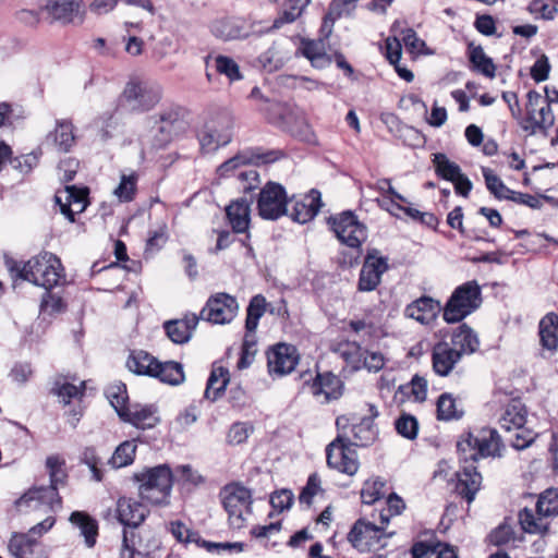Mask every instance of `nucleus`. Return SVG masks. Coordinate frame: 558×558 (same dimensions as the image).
<instances>
[{
  "label": "nucleus",
  "mask_w": 558,
  "mask_h": 558,
  "mask_svg": "<svg viewBox=\"0 0 558 558\" xmlns=\"http://www.w3.org/2000/svg\"><path fill=\"white\" fill-rule=\"evenodd\" d=\"M381 527L359 520L348 534V541L360 551L377 550L387 546V537Z\"/></svg>",
  "instance_id": "4468645a"
},
{
  "label": "nucleus",
  "mask_w": 558,
  "mask_h": 558,
  "mask_svg": "<svg viewBox=\"0 0 558 558\" xmlns=\"http://www.w3.org/2000/svg\"><path fill=\"white\" fill-rule=\"evenodd\" d=\"M136 175H122L120 184L114 189V195L121 202H129L133 198L136 189Z\"/></svg>",
  "instance_id": "680f3d73"
},
{
  "label": "nucleus",
  "mask_w": 558,
  "mask_h": 558,
  "mask_svg": "<svg viewBox=\"0 0 558 558\" xmlns=\"http://www.w3.org/2000/svg\"><path fill=\"white\" fill-rule=\"evenodd\" d=\"M47 141L52 143L58 151L68 153L75 143L74 125L69 120H58Z\"/></svg>",
  "instance_id": "473e14b6"
},
{
  "label": "nucleus",
  "mask_w": 558,
  "mask_h": 558,
  "mask_svg": "<svg viewBox=\"0 0 558 558\" xmlns=\"http://www.w3.org/2000/svg\"><path fill=\"white\" fill-rule=\"evenodd\" d=\"M266 311V299L257 294L252 298L248 306H247V315L245 322V328L248 333H252L256 330L258 326L259 318L265 314Z\"/></svg>",
  "instance_id": "8fccbe9b"
},
{
  "label": "nucleus",
  "mask_w": 558,
  "mask_h": 558,
  "mask_svg": "<svg viewBox=\"0 0 558 558\" xmlns=\"http://www.w3.org/2000/svg\"><path fill=\"white\" fill-rule=\"evenodd\" d=\"M322 195L318 191L312 190L301 199H295L292 204H287V211L293 221L306 223L312 220L322 207Z\"/></svg>",
  "instance_id": "aec40b11"
},
{
  "label": "nucleus",
  "mask_w": 558,
  "mask_h": 558,
  "mask_svg": "<svg viewBox=\"0 0 558 558\" xmlns=\"http://www.w3.org/2000/svg\"><path fill=\"white\" fill-rule=\"evenodd\" d=\"M85 389V383L82 381L80 386H75L70 383L56 384L54 391L60 398L63 404H69L71 399L80 398L83 396Z\"/></svg>",
  "instance_id": "052dcab7"
},
{
  "label": "nucleus",
  "mask_w": 558,
  "mask_h": 558,
  "mask_svg": "<svg viewBox=\"0 0 558 558\" xmlns=\"http://www.w3.org/2000/svg\"><path fill=\"white\" fill-rule=\"evenodd\" d=\"M527 411L525 405L520 400H512L509 402L500 418L499 424L506 432H515L514 438L511 440V446L517 450L527 448L535 439L536 434L526 428Z\"/></svg>",
  "instance_id": "39448f33"
},
{
  "label": "nucleus",
  "mask_w": 558,
  "mask_h": 558,
  "mask_svg": "<svg viewBox=\"0 0 558 558\" xmlns=\"http://www.w3.org/2000/svg\"><path fill=\"white\" fill-rule=\"evenodd\" d=\"M310 390L318 403L325 404L342 396V381L331 373H318Z\"/></svg>",
  "instance_id": "6ab92c4d"
},
{
  "label": "nucleus",
  "mask_w": 558,
  "mask_h": 558,
  "mask_svg": "<svg viewBox=\"0 0 558 558\" xmlns=\"http://www.w3.org/2000/svg\"><path fill=\"white\" fill-rule=\"evenodd\" d=\"M160 88L155 85L141 82H130L126 84L121 101L130 111H148L160 100Z\"/></svg>",
  "instance_id": "9d476101"
},
{
  "label": "nucleus",
  "mask_w": 558,
  "mask_h": 558,
  "mask_svg": "<svg viewBox=\"0 0 558 558\" xmlns=\"http://www.w3.org/2000/svg\"><path fill=\"white\" fill-rule=\"evenodd\" d=\"M267 360L269 374L283 376L294 371L299 363V354L295 347L279 343L268 352Z\"/></svg>",
  "instance_id": "f3484780"
},
{
  "label": "nucleus",
  "mask_w": 558,
  "mask_h": 558,
  "mask_svg": "<svg viewBox=\"0 0 558 558\" xmlns=\"http://www.w3.org/2000/svg\"><path fill=\"white\" fill-rule=\"evenodd\" d=\"M239 304L234 296L219 292L211 295L199 314V319L213 324H229L238 315Z\"/></svg>",
  "instance_id": "f8f14e48"
},
{
  "label": "nucleus",
  "mask_w": 558,
  "mask_h": 558,
  "mask_svg": "<svg viewBox=\"0 0 558 558\" xmlns=\"http://www.w3.org/2000/svg\"><path fill=\"white\" fill-rule=\"evenodd\" d=\"M327 464L347 475H354L359 470L356 451L351 447L343 436H337L326 448Z\"/></svg>",
  "instance_id": "ddd939ff"
},
{
  "label": "nucleus",
  "mask_w": 558,
  "mask_h": 558,
  "mask_svg": "<svg viewBox=\"0 0 558 558\" xmlns=\"http://www.w3.org/2000/svg\"><path fill=\"white\" fill-rule=\"evenodd\" d=\"M229 383V371L222 366L215 367L207 381L205 398L215 401Z\"/></svg>",
  "instance_id": "79ce46f5"
},
{
  "label": "nucleus",
  "mask_w": 558,
  "mask_h": 558,
  "mask_svg": "<svg viewBox=\"0 0 558 558\" xmlns=\"http://www.w3.org/2000/svg\"><path fill=\"white\" fill-rule=\"evenodd\" d=\"M457 484L456 492L459 496L471 504L482 485V475L472 464L463 466L456 473Z\"/></svg>",
  "instance_id": "bb28decb"
},
{
  "label": "nucleus",
  "mask_w": 558,
  "mask_h": 558,
  "mask_svg": "<svg viewBox=\"0 0 558 558\" xmlns=\"http://www.w3.org/2000/svg\"><path fill=\"white\" fill-rule=\"evenodd\" d=\"M482 173L485 179L487 190L498 199H508L511 191L502 180L489 168L483 167Z\"/></svg>",
  "instance_id": "3c124183"
},
{
  "label": "nucleus",
  "mask_w": 558,
  "mask_h": 558,
  "mask_svg": "<svg viewBox=\"0 0 558 558\" xmlns=\"http://www.w3.org/2000/svg\"><path fill=\"white\" fill-rule=\"evenodd\" d=\"M469 50L470 61L472 62L474 69L489 78L495 77L496 65L494 64L493 60L486 56L483 48L481 46H474L471 44L469 46Z\"/></svg>",
  "instance_id": "37998d69"
},
{
  "label": "nucleus",
  "mask_w": 558,
  "mask_h": 558,
  "mask_svg": "<svg viewBox=\"0 0 558 558\" xmlns=\"http://www.w3.org/2000/svg\"><path fill=\"white\" fill-rule=\"evenodd\" d=\"M17 276L49 291L63 278V268L56 255L45 252L24 263L22 268L17 269Z\"/></svg>",
  "instance_id": "f03ea898"
},
{
  "label": "nucleus",
  "mask_w": 558,
  "mask_h": 558,
  "mask_svg": "<svg viewBox=\"0 0 558 558\" xmlns=\"http://www.w3.org/2000/svg\"><path fill=\"white\" fill-rule=\"evenodd\" d=\"M155 368L153 377L158 378L161 383L177 386L185 379L183 366L178 362H159L157 360Z\"/></svg>",
  "instance_id": "4c0bfd02"
},
{
  "label": "nucleus",
  "mask_w": 558,
  "mask_h": 558,
  "mask_svg": "<svg viewBox=\"0 0 558 558\" xmlns=\"http://www.w3.org/2000/svg\"><path fill=\"white\" fill-rule=\"evenodd\" d=\"M306 2L303 0H286L281 14L275 20L274 27L279 28L286 23L294 22L301 16Z\"/></svg>",
  "instance_id": "603ef678"
},
{
  "label": "nucleus",
  "mask_w": 558,
  "mask_h": 558,
  "mask_svg": "<svg viewBox=\"0 0 558 558\" xmlns=\"http://www.w3.org/2000/svg\"><path fill=\"white\" fill-rule=\"evenodd\" d=\"M233 125V118L228 113L206 124L199 134L201 150L204 154H211L228 145L232 141Z\"/></svg>",
  "instance_id": "6e6552de"
},
{
  "label": "nucleus",
  "mask_w": 558,
  "mask_h": 558,
  "mask_svg": "<svg viewBox=\"0 0 558 558\" xmlns=\"http://www.w3.org/2000/svg\"><path fill=\"white\" fill-rule=\"evenodd\" d=\"M433 163L435 172L444 180L452 182L462 171L459 165L451 161L445 154L434 155Z\"/></svg>",
  "instance_id": "de8ad7c7"
},
{
  "label": "nucleus",
  "mask_w": 558,
  "mask_h": 558,
  "mask_svg": "<svg viewBox=\"0 0 558 558\" xmlns=\"http://www.w3.org/2000/svg\"><path fill=\"white\" fill-rule=\"evenodd\" d=\"M252 197H240L232 202L227 208V217L232 229L238 232H244L250 225V205Z\"/></svg>",
  "instance_id": "2f4dec72"
},
{
  "label": "nucleus",
  "mask_w": 558,
  "mask_h": 558,
  "mask_svg": "<svg viewBox=\"0 0 558 558\" xmlns=\"http://www.w3.org/2000/svg\"><path fill=\"white\" fill-rule=\"evenodd\" d=\"M299 50L311 61L314 68L324 69L331 63V59L327 56L325 44L322 39H302Z\"/></svg>",
  "instance_id": "c9c22d12"
},
{
  "label": "nucleus",
  "mask_w": 558,
  "mask_h": 558,
  "mask_svg": "<svg viewBox=\"0 0 558 558\" xmlns=\"http://www.w3.org/2000/svg\"><path fill=\"white\" fill-rule=\"evenodd\" d=\"M215 66L218 73L226 75L231 82L242 78L238 63L230 57L217 56Z\"/></svg>",
  "instance_id": "4d7b16f0"
},
{
  "label": "nucleus",
  "mask_w": 558,
  "mask_h": 558,
  "mask_svg": "<svg viewBox=\"0 0 558 558\" xmlns=\"http://www.w3.org/2000/svg\"><path fill=\"white\" fill-rule=\"evenodd\" d=\"M253 432V426L246 422L234 423L228 433V441L232 445H240L246 441L250 434Z\"/></svg>",
  "instance_id": "0e129e2a"
},
{
  "label": "nucleus",
  "mask_w": 558,
  "mask_h": 558,
  "mask_svg": "<svg viewBox=\"0 0 558 558\" xmlns=\"http://www.w3.org/2000/svg\"><path fill=\"white\" fill-rule=\"evenodd\" d=\"M136 448L137 446L135 440L123 441L116 448L108 463L113 469H120L132 464L135 458Z\"/></svg>",
  "instance_id": "a18cd8bd"
},
{
  "label": "nucleus",
  "mask_w": 558,
  "mask_h": 558,
  "mask_svg": "<svg viewBox=\"0 0 558 558\" xmlns=\"http://www.w3.org/2000/svg\"><path fill=\"white\" fill-rule=\"evenodd\" d=\"M120 418L141 429L155 427L159 422L157 409L153 405H132L120 413Z\"/></svg>",
  "instance_id": "393cba45"
},
{
  "label": "nucleus",
  "mask_w": 558,
  "mask_h": 558,
  "mask_svg": "<svg viewBox=\"0 0 558 558\" xmlns=\"http://www.w3.org/2000/svg\"><path fill=\"white\" fill-rule=\"evenodd\" d=\"M328 222L338 240L350 247H359L366 239V227L357 220L352 211L332 216Z\"/></svg>",
  "instance_id": "9b49d317"
},
{
  "label": "nucleus",
  "mask_w": 558,
  "mask_h": 558,
  "mask_svg": "<svg viewBox=\"0 0 558 558\" xmlns=\"http://www.w3.org/2000/svg\"><path fill=\"white\" fill-rule=\"evenodd\" d=\"M400 41L410 52H420L424 47V41L420 39L412 28L402 29L399 34Z\"/></svg>",
  "instance_id": "774afa93"
},
{
  "label": "nucleus",
  "mask_w": 558,
  "mask_h": 558,
  "mask_svg": "<svg viewBox=\"0 0 558 558\" xmlns=\"http://www.w3.org/2000/svg\"><path fill=\"white\" fill-rule=\"evenodd\" d=\"M519 522L522 529L527 533H543L548 529V523L544 515L535 514L533 510L524 508L519 513Z\"/></svg>",
  "instance_id": "09e8293b"
},
{
  "label": "nucleus",
  "mask_w": 558,
  "mask_h": 558,
  "mask_svg": "<svg viewBox=\"0 0 558 558\" xmlns=\"http://www.w3.org/2000/svg\"><path fill=\"white\" fill-rule=\"evenodd\" d=\"M140 483V497L153 505H167L172 489V473L168 465L161 464L134 474Z\"/></svg>",
  "instance_id": "7ed1b4c3"
},
{
  "label": "nucleus",
  "mask_w": 558,
  "mask_h": 558,
  "mask_svg": "<svg viewBox=\"0 0 558 558\" xmlns=\"http://www.w3.org/2000/svg\"><path fill=\"white\" fill-rule=\"evenodd\" d=\"M70 521L80 529L81 535L85 537V543L92 547L96 543L97 523L88 514L75 511L71 514Z\"/></svg>",
  "instance_id": "a19ab883"
},
{
  "label": "nucleus",
  "mask_w": 558,
  "mask_h": 558,
  "mask_svg": "<svg viewBox=\"0 0 558 558\" xmlns=\"http://www.w3.org/2000/svg\"><path fill=\"white\" fill-rule=\"evenodd\" d=\"M441 311L440 303L430 296H421L407 305L404 315L422 325L432 324Z\"/></svg>",
  "instance_id": "5701e85b"
},
{
  "label": "nucleus",
  "mask_w": 558,
  "mask_h": 558,
  "mask_svg": "<svg viewBox=\"0 0 558 558\" xmlns=\"http://www.w3.org/2000/svg\"><path fill=\"white\" fill-rule=\"evenodd\" d=\"M555 123L550 104L536 90L527 93L526 119L523 129L531 134L546 132Z\"/></svg>",
  "instance_id": "0eeeda50"
},
{
  "label": "nucleus",
  "mask_w": 558,
  "mask_h": 558,
  "mask_svg": "<svg viewBox=\"0 0 558 558\" xmlns=\"http://www.w3.org/2000/svg\"><path fill=\"white\" fill-rule=\"evenodd\" d=\"M527 11L535 20L550 21L555 19L558 9L555 4L545 0H532L527 5Z\"/></svg>",
  "instance_id": "6e6d98bb"
},
{
  "label": "nucleus",
  "mask_w": 558,
  "mask_h": 558,
  "mask_svg": "<svg viewBox=\"0 0 558 558\" xmlns=\"http://www.w3.org/2000/svg\"><path fill=\"white\" fill-rule=\"evenodd\" d=\"M513 539V530L508 524H500L489 534V542L496 546L506 545Z\"/></svg>",
  "instance_id": "338daca9"
},
{
  "label": "nucleus",
  "mask_w": 558,
  "mask_h": 558,
  "mask_svg": "<svg viewBox=\"0 0 558 558\" xmlns=\"http://www.w3.org/2000/svg\"><path fill=\"white\" fill-rule=\"evenodd\" d=\"M461 357L462 355L449 342H438L433 348V369L439 376H448Z\"/></svg>",
  "instance_id": "4be33fe9"
},
{
  "label": "nucleus",
  "mask_w": 558,
  "mask_h": 558,
  "mask_svg": "<svg viewBox=\"0 0 558 558\" xmlns=\"http://www.w3.org/2000/svg\"><path fill=\"white\" fill-rule=\"evenodd\" d=\"M220 497L223 508L229 514L231 525L241 527L245 514L251 512V492L242 485L230 484L223 487Z\"/></svg>",
  "instance_id": "1a4fd4ad"
},
{
  "label": "nucleus",
  "mask_w": 558,
  "mask_h": 558,
  "mask_svg": "<svg viewBox=\"0 0 558 558\" xmlns=\"http://www.w3.org/2000/svg\"><path fill=\"white\" fill-rule=\"evenodd\" d=\"M8 160L12 165L13 169L23 174L31 172L38 162V158L34 154H26L15 158H11L10 156L4 160V162Z\"/></svg>",
  "instance_id": "69168bd1"
},
{
  "label": "nucleus",
  "mask_w": 558,
  "mask_h": 558,
  "mask_svg": "<svg viewBox=\"0 0 558 558\" xmlns=\"http://www.w3.org/2000/svg\"><path fill=\"white\" fill-rule=\"evenodd\" d=\"M278 158L277 153L270 151L263 155H254L251 151H241L228 159L223 163H221L217 168V173L219 177L225 178L232 174L233 171L238 170L240 167L248 165V163H268L272 162Z\"/></svg>",
  "instance_id": "a878e982"
},
{
  "label": "nucleus",
  "mask_w": 558,
  "mask_h": 558,
  "mask_svg": "<svg viewBox=\"0 0 558 558\" xmlns=\"http://www.w3.org/2000/svg\"><path fill=\"white\" fill-rule=\"evenodd\" d=\"M117 512L123 525L137 527L145 520L148 510L140 501L123 497L118 500Z\"/></svg>",
  "instance_id": "cd10ccee"
},
{
  "label": "nucleus",
  "mask_w": 558,
  "mask_h": 558,
  "mask_svg": "<svg viewBox=\"0 0 558 558\" xmlns=\"http://www.w3.org/2000/svg\"><path fill=\"white\" fill-rule=\"evenodd\" d=\"M336 425L339 430L338 436H343L351 446L365 447L377 438L378 430L373 418L368 416L341 415L337 417Z\"/></svg>",
  "instance_id": "423d86ee"
},
{
  "label": "nucleus",
  "mask_w": 558,
  "mask_h": 558,
  "mask_svg": "<svg viewBox=\"0 0 558 558\" xmlns=\"http://www.w3.org/2000/svg\"><path fill=\"white\" fill-rule=\"evenodd\" d=\"M287 194L282 185L268 182L259 192L257 209L264 219L276 220L287 211Z\"/></svg>",
  "instance_id": "2eb2a0df"
},
{
  "label": "nucleus",
  "mask_w": 558,
  "mask_h": 558,
  "mask_svg": "<svg viewBox=\"0 0 558 558\" xmlns=\"http://www.w3.org/2000/svg\"><path fill=\"white\" fill-rule=\"evenodd\" d=\"M106 396L119 415L122 411H126L125 402L128 400V393L124 385L108 388Z\"/></svg>",
  "instance_id": "e2e57ef3"
},
{
  "label": "nucleus",
  "mask_w": 558,
  "mask_h": 558,
  "mask_svg": "<svg viewBox=\"0 0 558 558\" xmlns=\"http://www.w3.org/2000/svg\"><path fill=\"white\" fill-rule=\"evenodd\" d=\"M384 488L385 482L379 477L366 481L361 490L362 501L366 505L375 504L385 496Z\"/></svg>",
  "instance_id": "5fc2aeb1"
},
{
  "label": "nucleus",
  "mask_w": 558,
  "mask_h": 558,
  "mask_svg": "<svg viewBox=\"0 0 558 558\" xmlns=\"http://www.w3.org/2000/svg\"><path fill=\"white\" fill-rule=\"evenodd\" d=\"M157 359L149 353L138 350L133 351L128 361L126 367L136 375L153 377Z\"/></svg>",
  "instance_id": "58836bf2"
},
{
  "label": "nucleus",
  "mask_w": 558,
  "mask_h": 558,
  "mask_svg": "<svg viewBox=\"0 0 558 558\" xmlns=\"http://www.w3.org/2000/svg\"><path fill=\"white\" fill-rule=\"evenodd\" d=\"M65 461L59 456H50L46 460V468L49 472V486H34L25 493L17 501L16 507L20 511L25 508L37 509L46 506L53 510L61 505L58 494V487L65 484L68 474L65 471Z\"/></svg>",
  "instance_id": "f257e3e1"
},
{
  "label": "nucleus",
  "mask_w": 558,
  "mask_h": 558,
  "mask_svg": "<svg viewBox=\"0 0 558 558\" xmlns=\"http://www.w3.org/2000/svg\"><path fill=\"white\" fill-rule=\"evenodd\" d=\"M341 356L354 369L365 368L374 373L379 372L386 363L381 352L363 349L355 342L349 343L345 349L341 350Z\"/></svg>",
  "instance_id": "dca6fc26"
},
{
  "label": "nucleus",
  "mask_w": 558,
  "mask_h": 558,
  "mask_svg": "<svg viewBox=\"0 0 558 558\" xmlns=\"http://www.w3.org/2000/svg\"><path fill=\"white\" fill-rule=\"evenodd\" d=\"M210 32L215 37L226 41L248 36L245 23L238 19H218L211 23Z\"/></svg>",
  "instance_id": "c85d7f7f"
},
{
  "label": "nucleus",
  "mask_w": 558,
  "mask_h": 558,
  "mask_svg": "<svg viewBox=\"0 0 558 558\" xmlns=\"http://www.w3.org/2000/svg\"><path fill=\"white\" fill-rule=\"evenodd\" d=\"M476 435L478 458H499L502 456L505 445L496 429L482 428Z\"/></svg>",
  "instance_id": "c756f323"
},
{
  "label": "nucleus",
  "mask_w": 558,
  "mask_h": 558,
  "mask_svg": "<svg viewBox=\"0 0 558 558\" xmlns=\"http://www.w3.org/2000/svg\"><path fill=\"white\" fill-rule=\"evenodd\" d=\"M413 558H458L453 549L438 543L429 546L424 543L415 544L412 548Z\"/></svg>",
  "instance_id": "c03bdc74"
},
{
  "label": "nucleus",
  "mask_w": 558,
  "mask_h": 558,
  "mask_svg": "<svg viewBox=\"0 0 558 558\" xmlns=\"http://www.w3.org/2000/svg\"><path fill=\"white\" fill-rule=\"evenodd\" d=\"M536 512L538 515H544L545 519L558 517V488H548L541 494L536 504Z\"/></svg>",
  "instance_id": "49530a36"
},
{
  "label": "nucleus",
  "mask_w": 558,
  "mask_h": 558,
  "mask_svg": "<svg viewBox=\"0 0 558 558\" xmlns=\"http://www.w3.org/2000/svg\"><path fill=\"white\" fill-rule=\"evenodd\" d=\"M457 449L461 459L466 463L478 459L477 435L473 433L463 434L457 442Z\"/></svg>",
  "instance_id": "864d4df0"
},
{
  "label": "nucleus",
  "mask_w": 558,
  "mask_h": 558,
  "mask_svg": "<svg viewBox=\"0 0 558 558\" xmlns=\"http://www.w3.org/2000/svg\"><path fill=\"white\" fill-rule=\"evenodd\" d=\"M481 302L480 286L476 281H468L458 287L449 298L442 312L444 320L448 324L461 322L480 307Z\"/></svg>",
  "instance_id": "20e7f679"
},
{
  "label": "nucleus",
  "mask_w": 558,
  "mask_h": 558,
  "mask_svg": "<svg viewBox=\"0 0 558 558\" xmlns=\"http://www.w3.org/2000/svg\"><path fill=\"white\" fill-rule=\"evenodd\" d=\"M539 338L544 349L556 352L558 349V315L549 313L539 322Z\"/></svg>",
  "instance_id": "e433bc0d"
},
{
  "label": "nucleus",
  "mask_w": 558,
  "mask_h": 558,
  "mask_svg": "<svg viewBox=\"0 0 558 558\" xmlns=\"http://www.w3.org/2000/svg\"><path fill=\"white\" fill-rule=\"evenodd\" d=\"M359 0H332L328 13L324 19L323 29L329 34L337 19L350 16L356 8Z\"/></svg>",
  "instance_id": "ea45409f"
},
{
  "label": "nucleus",
  "mask_w": 558,
  "mask_h": 558,
  "mask_svg": "<svg viewBox=\"0 0 558 558\" xmlns=\"http://www.w3.org/2000/svg\"><path fill=\"white\" fill-rule=\"evenodd\" d=\"M437 417L439 420L449 421L460 417L457 409L456 400L449 393H442L437 402Z\"/></svg>",
  "instance_id": "13d9d810"
},
{
  "label": "nucleus",
  "mask_w": 558,
  "mask_h": 558,
  "mask_svg": "<svg viewBox=\"0 0 558 558\" xmlns=\"http://www.w3.org/2000/svg\"><path fill=\"white\" fill-rule=\"evenodd\" d=\"M54 198L60 211L73 222L74 215L84 211L87 206V189L69 185L62 192H58Z\"/></svg>",
  "instance_id": "a211bd4d"
},
{
  "label": "nucleus",
  "mask_w": 558,
  "mask_h": 558,
  "mask_svg": "<svg viewBox=\"0 0 558 558\" xmlns=\"http://www.w3.org/2000/svg\"><path fill=\"white\" fill-rule=\"evenodd\" d=\"M199 317L194 314H186L182 319L168 320L163 324L165 331L168 338L178 344H183L190 341L193 331L196 329Z\"/></svg>",
  "instance_id": "b1692460"
},
{
  "label": "nucleus",
  "mask_w": 558,
  "mask_h": 558,
  "mask_svg": "<svg viewBox=\"0 0 558 558\" xmlns=\"http://www.w3.org/2000/svg\"><path fill=\"white\" fill-rule=\"evenodd\" d=\"M399 435L407 439H415L418 433V422L410 414L403 413L395 423Z\"/></svg>",
  "instance_id": "bf43d9fd"
},
{
  "label": "nucleus",
  "mask_w": 558,
  "mask_h": 558,
  "mask_svg": "<svg viewBox=\"0 0 558 558\" xmlns=\"http://www.w3.org/2000/svg\"><path fill=\"white\" fill-rule=\"evenodd\" d=\"M82 0H48L45 9L57 21L72 22L78 14Z\"/></svg>",
  "instance_id": "f704fd0d"
},
{
  "label": "nucleus",
  "mask_w": 558,
  "mask_h": 558,
  "mask_svg": "<svg viewBox=\"0 0 558 558\" xmlns=\"http://www.w3.org/2000/svg\"><path fill=\"white\" fill-rule=\"evenodd\" d=\"M449 343L462 356L474 353L480 347L477 335L466 324H462L453 330Z\"/></svg>",
  "instance_id": "72a5a7b5"
},
{
  "label": "nucleus",
  "mask_w": 558,
  "mask_h": 558,
  "mask_svg": "<svg viewBox=\"0 0 558 558\" xmlns=\"http://www.w3.org/2000/svg\"><path fill=\"white\" fill-rule=\"evenodd\" d=\"M387 268L385 258L368 254L360 272L359 290L367 292L375 290Z\"/></svg>",
  "instance_id": "412c9836"
},
{
  "label": "nucleus",
  "mask_w": 558,
  "mask_h": 558,
  "mask_svg": "<svg viewBox=\"0 0 558 558\" xmlns=\"http://www.w3.org/2000/svg\"><path fill=\"white\" fill-rule=\"evenodd\" d=\"M8 547L15 558H43L39 543L29 534L14 533Z\"/></svg>",
  "instance_id": "7c9ffc66"
}]
</instances>
